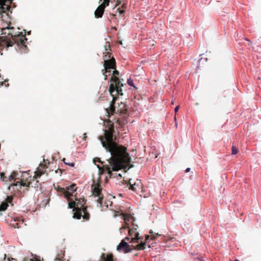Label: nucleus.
<instances>
[{"mask_svg":"<svg viewBox=\"0 0 261 261\" xmlns=\"http://www.w3.org/2000/svg\"><path fill=\"white\" fill-rule=\"evenodd\" d=\"M104 123V134L98 136V138L102 146L111 154L110 166H103L110 177H111L112 171H117L122 169L124 165L130 163L131 158L126 152V148L116 142L114 123L109 119Z\"/></svg>","mask_w":261,"mask_h":261,"instance_id":"1","label":"nucleus"},{"mask_svg":"<svg viewBox=\"0 0 261 261\" xmlns=\"http://www.w3.org/2000/svg\"><path fill=\"white\" fill-rule=\"evenodd\" d=\"M139 233L138 231L134 230V229H129V237H126L123 239L117 247V250L118 251H123L124 253H127L132 252L133 249L136 250H143L146 248V246L148 244L149 248L150 245L149 244L148 240L149 236L147 235L145 239L143 241V237L139 236Z\"/></svg>","mask_w":261,"mask_h":261,"instance_id":"2","label":"nucleus"},{"mask_svg":"<svg viewBox=\"0 0 261 261\" xmlns=\"http://www.w3.org/2000/svg\"><path fill=\"white\" fill-rule=\"evenodd\" d=\"M2 32L3 35L7 34V36H2L0 38V50H3L4 47L12 46L14 44L25 47V42L27 40L25 35L22 32L15 31L14 27H11L10 24L3 29Z\"/></svg>","mask_w":261,"mask_h":261,"instance_id":"3","label":"nucleus"},{"mask_svg":"<svg viewBox=\"0 0 261 261\" xmlns=\"http://www.w3.org/2000/svg\"><path fill=\"white\" fill-rule=\"evenodd\" d=\"M114 70L113 75L111 78V82L112 83L109 88V92L111 96L113 97V100L111 102L110 107L106 109L109 116L115 113L116 110L114 103L117 98V96L119 95H123L121 89V87L123 86V84L117 77L119 74V72L116 70V69Z\"/></svg>","mask_w":261,"mask_h":261,"instance_id":"4","label":"nucleus"},{"mask_svg":"<svg viewBox=\"0 0 261 261\" xmlns=\"http://www.w3.org/2000/svg\"><path fill=\"white\" fill-rule=\"evenodd\" d=\"M77 201V206L75 207V212L73 214V218L80 219L81 217L84 220H88L90 218V214L88 212L86 206H84L86 200L84 198H75Z\"/></svg>","mask_w":261,"mask_h":261,"instance_id":"5","label":"nucleus"},{"mask_svg":"<svg viewBox=\"0 0 261 261\" xmlns=\"http://www.w3.org/2000/svg\"><path fill=\"white\" fill-rule=\"evenodd\" d=\"M104 69L102 70L103 75H105V80L107 79L108 75L111 74V71L109 69H115L116 68V61L115 58L112 57L111 60L105 62L103 64Z\"/></svg>","mask_w":261,"mask_h":261,"instance_id":"6","label":"nucleus"},{"mask_svg":"<svg viewBox=\"0 0 261 261\" xmlns=\"http://www.w3.org/2000/svg\"><path fill=\"white\" fill-rule=\"evenodd\" d=\"M93 195L97 197V202L101 205L103 199V195L102 194V187L99 184H93L91 187Z\"/></svg>","mask_w":261,"mask_h":261,"instance_id":"7","label":"nucleus"},{"mask_svg":"<svg viewBox=\"0 0 261 261\" xmlns=\"http://www.w3.org/2000/svg\"><path fill=\"white\" fill-rule=\"evenodd\" d=\"M13 0H0V18L3 17V13L9 12L11 9V4Z\"/></svg>","mask_w":261,"mask_h":261,"instance_id":"8","label":"nucleus"},{"mask_svg":"<svg viewBox=\"0 0 261 261\" xmlns=\"http://www.w3.org/2000/svg\"><path fill=\"white\" fill-rule=\"evenodd\" d=\"M102 0H100L102 1ZM109 0H103L102 3L97 7L95 11V17L97 18H101L105 11V9L109 5Z\"/></svg>","mask_w":261,"mask_h":261,"instance_id":"9","label":"nucleus"},{"mask_svg":"<svg viewBox=\"0 0 261 261\" xmlns=\"http://www.w3.org/2000/svg\"><path fill=\"white\" fill-rule=\"evenodd\" d=\"M128 185L129 189L135 192H138L142 189L141 181L138 179H137L135 181H133L132 179H130Z\"/></svg>","mask_w":261,"mask_h":261,"instance_id":"10","label":"nucleus"},{"mask_svg":"<svg viewBox=\"0 0 261 261\" xmlns=\"http://www.w3.org/2000/svg\"><path fill=\"white\" fill-rule=\"evenodd\" d=\"M76 190L77 187L76 185L75 184H72L70 186L66 187L64 195L68 201L70 200V196H73V193L76 192Z\"/></svg>","mask_w":261,"mask_h":261,"instance_id":"11","label":"nucleus"},{"mask_svg":"<svg viewBox=\"0 0 261 261\" xmlns=\"http://www.w3.org/2000/svg\"><path fill=\"white\" fill-rule=\"evenodd\" d=\"M47 167L45 164L41 163L39 165V167L38 168L37 171L35 172V175L33 177V180L34 181L35 179H37L40 177L41 175L44 174V171L42 169H45Z\"/></svg>","mask_w":261,"mask_h":261,"instance_id":"12","label":"nucleus"},{"mask_svg":"<svg viewBox=\"0 0 261 261\" xmlns=\"http://www.w3.org/2000/svg\"><path fill=\"white\" fill-rule=\"evenodd\" d=\"M127 122L126 119L119 118L116 121V127L122 128Z\"/></svg>","mask_w":261,"mask_h":261,"instance_id":"13","label":"nucleus"},{"mask_svg":"<svg viewBox=\"0 0 261 261\" xmlns=\"http://www.w3.org/2000/svg\"><path fill=\"white\" fill-rule=\"evenodd\" d=\"M31 185H32L31 181L24 182V181L21 180L20 182L17 181L16 183L13 184L11 186H17V185H19L20 186V187H21V186H23V187L25 186L27 187H30L31 186L33 187V186Z\"/></svg>","mask_w":261,"mask_h":261,"instance_id":"14","label":"nucleus"},{"mask_svg":"<svg viewBox=\"0 0 261 261\" xmlns=\"http://www.w3.org/2000/svg\"><path fill=\"white\" fill-rule=\"evenodd\" d=\"M101 258L102 261H114L112 254H105V253H102Z\"/></svg>","mask_w":261,"mask_h":261,"instance_id":"15","label":"nucleus"},{"mask_svg":"<svg viewBox=\"0 0 261 261\" xmlns=\"http://www.w3.org/2000/svg\"><path fill=\"white\" fill-rule=\"evenodd\" d=\"M119 107L120 108H118L117 112L126 114L127 112V108L126 105L125 103H121V105L119 106Z\"/></svg>","mask_w":261,"mask_h":261,"instance_id":"16","label":"nucleus"},{"mask_svg":"<svg viewBox=\"0 0 261 261\" xmlns=\"http://www.w3.org/2000/svg\"><path fill=\"white\" fill-rule=\"evenodd\" d=\"M105 55L103 56V59L105 62L111 60L112 57H111V54L109 52H106L103 53Z\"/></svg>","mask_w":261,"mask_h":261,"instance_id":"17","label":"nucleus"},{"mask_svg":"<svg viewBox=\"0 0 261 261\" xmlns=\"http://www.w3.org/2000/svg\"><path fill=\"white\" fill-rule=\"evenodd\" d=\"M8 206V204L7 202H3L0 205V211H4Z\"/></svg>","mask_w":261,"mask_h":261,"instance_id":"18","label":"nucleus"},{"mask_svg":"<svg viewBox=\"0 0 261 261\" xmlns=\"http://www.w3.org/2000/svg\"><path fill=\"white\" fill-rule=\"evenodd\" d=\"M17 174L14 172H13L10 176L8 177V180L11 181L12 180H15L16 177V175Z\"/></svg>","mask_w":261,"mask_h":261,"instance_id":"19","label":"nucleus"},{"mask_svg":"<svg viewBox=\"0 0 261 261\" xmlns=\"http://www.w3.org/2000/svg\"><path fill=\"white\" fill-rule=\"evenodd\" d=\"M68 205L69 208H74L75 209V207L77 206V202L70 201L69 202Z\"/></svg>","mask_w":261,"mask_h":261,"instance_id":"20","label":"nucleus"},{"mask_svg":"<svg viewBox=\"0 0 261 261\" xmlns=\"http://www.w3.org/2000/svg\"><path fill=\"white\" fill-rule=\"evenodd\" d=\"M56 189L58 192L64 194L65 195V189L64 188H62L59 186H58Z\"/></svg>","mask_w":261,"mask_h":261,"instance_id":"21","label":"nucleus"},{"mask_svg":"<svg viewBox=\"0 0 261 261\" xmlns=\"http://www.w3.org/2000/svg\"><path fill=\"white\" fill-rule=\"evenodd\" d=\"M231 149H232V154L234 155L238 152V151H239L238 149L235 146H232Z\"/></svg>","mask_w":261,"mask_h":261,"instance_id":"22","label":"nucleus"},{"mask_svg":"<svg viewBox=\"0 0 261 261\" xmlns=\"http://www.w3.org/2000/svg\"><path fill=\"white\" fill-rule=\"evenodd\" d=\"M58 256L56 257L55 258L56 261H60L61 258H63L64 254V253H61V254H58Z\"/></svg>","mask_w":261,"mask_h":261,"instance_id":"23","label":"nucleus"},{"mask_svg":"<svg viewBox=\"0 0 261 261\" xmlns=\"http://www.w3.org/2000/svg\"><path fill=\"white\" fill-rule=\"evenodd\" d=\"M65 161H66V159L65 158H64L63 159V161L64 162V163L66 165H69L70 167H73L74 166V163H68V162H66Z\"/></svg>","mask_w":261,"mask_h":261,"instance_id":"24","label":"nucleus"},{"mask_svg":"<svg viewBox=\"0 0 261 261\" xmlns=\"http://www.w3.org/2000/svg\"><path fill=\"white\" fill-rule=\"evenodd\" d=\"M127 83L129 85L131 86H133L134 87H135L134 85V82H133V80H132V79H129L127 80Z\"/></svg>","mask_w":261,"mask_h":261,"instance_id":"25","label":"nucleus"},{"mask_svg":"<svg viewBox=\"0 0 261 261\" xmlns=\"http://www.w3.org/2000/svg\"><path fill=\"white\" fill-rule=\"evenodd\" d=\"M12 199H13V198H12V197H11V196H7V198L6 199V202H7V203H11L12 202Z\"/></svg>","mask_w":261,"mask_h":261,"instance_id":"26","label":"nucleus"},{"mask_svg":"<svg viewBox=\"0 0 261 261\" xmlns=\"http://www.w3.org/2000/svg\"><path fill=\"white\" fill-rule=\"evenodd\" d=\"M132 225L133 227L132 228H129V229H134V230L137 231L138 226L137 225L135 224L134 223H133Z\"/></svg>","mask_w":261,"mask_h":261,"instance_id":"27","label":"nucleus"},{"mask_svg":"<svg viewBox=\"0 0 261 261\" xmlns=\"http://www.w3.org/2000/svg\"><path fill=\"white\" fill-rule=\"evenodd\" d=\"M105 48L106 52H108L107 51L111 50V45H110V44L106 45L105 46Z\"/></svg>","mask_w":261,"mask_h":261,"instance_id":"28","label":"nucleus"},{"mask_svg":"<svg viewBox=\"0 0 261 261\" xmlns=\"http://www.w3.org/2000/svg\"><path fill=\"white\" fill-rule=\"evenodd\" d=\"M123 218L124 220L125 221V223H126V221H128L129 216L125 215L124 214H123Z\"/></svg>","mask_w":261,"mask_h":261,"instance_id":"29","label":"nucleus"},{"mask_svg":"<svg viewBox=\"0 0 261 261\" xmlns=\"http://www.w3.org/2000/svg\"><path fill=\"white\" fill-rule=\"evenodd\" d=\"M33 261H41L40 259V257L37 256L36 255L35 256V257L33 259Z\"/></svg>","mask_w":261,"mask_h":261,"instance_id":"30","label":"nucleus"},{"mask_svg":"<svg viewBox=\"0 0 261 261\" xmlns=\"http://www.w3.org/2000/svg\"><path fill=\"white\" fill-rule=\"evenodd\" d=\"M160 236V234H159V233H156V234L154 235V236H152V237H151V239H152V240H155V239H156V238H157L158 236Z\"/></svg>","mask_w":261,"mask_h":261,"instance_id":"31","label":"nucleus"},{"mask_svg":"<svg viewBox=\"0 0 261 261\" xmlns=\"http://www.w3.org/2000/svg\"><path fill=\"white\" fill-rule=\"evenodd\" d=\"M117 10L119 11V13L120 14H122L124 13V10H121L120 8H118Z\"/></svg>","mask_w":261,"mask_h":261,"instance_id":"32","label":"nucleus"},{"mask_svg":"<svg viewBox=\"0 0 261 261\" xmlns=\"http://www.w3.org/2000/svg\"><path fill=\"white\" fill-rule=\"evenodd\" d=\"M13 226L14 228H19V225L18 223H15L14 224H13Z\"/></svg>","mask_w":261,"mask_h":261,"instance_id":"33","label":"nucleus"},{"mask_svg":"<svg viewBox=\"0 0 261 261\" xmlns=\"http://www.w3.org/2000/svg\"><path fill=\"white\" fill-rule=\"evenodd\" d=\"M179 106H176L175 109H174V112L175 113H177L179 110Z\"/></svg>","mask_w":261,"mask_h":261,"instance_id":"34","label":"nucleus"},{"mask_svg":"<svg viewBox=\"0 0 261 261\" xmlns=\"http://www.w3.org/2000/svg\"><path fill=\"white\" fill-rule=\"evenodd\" d=\"M110 15L112 16L111 17V19H112L113 17H115V14H110Z\"/></svg>","mask_w":261,"mask_h":261,"instance_id":"35","label":"nucleus"},{"mask_svg":"<svg viewBox=\"0 0 261 261\" xmlns=\"http://www.w3.org/2000/svg\"><path fill=\"white\" fill-rule=\"evenodd\" d=\"M190 170H191V169H190V168H187V169H186V172H189V171H190Z\"/></svg>","mask_w":261,"mask_h":261,"instance_id":"36","label":"nucleus"},{"mask_svg":"<svg viewBox=\"0 0 261 261\" xmlns=\"http://www.w3.org/2000/svg\"><path fill=\"white\" fill-rule=\"evenodd\" d=\"M120 3H121V2H118V1H117V4H116V5H119Z\"/></svg>","mask_w":261,"mask_h":261,"instance_id":"37","label":"nucleus"},{"mask_svg":"<svg viewBox=\"0 0 261 261\" xmlns=\"http://www.w3.org/2000/svg\"><path fill=\"white\" fill-rule=\"evenodd\" d=\"M126 227H127V226H122V227L121 228V229H124V228H126ZM128 228H129V227H128Z\"/></svg>","mask_w":261,"mask_h":261,"instance_id":"38","label":"nucleus"},{"mask_svg":"<svg viewBox=\"0 0 261 261\" xmlns=\"http://www.w3.org/2000/svg\"><path fill=\"white\" fill-rule=\"evenodd\" d=\"M119 43L120 44H122V41H120L119 42Z\"/></svg>","mask_w":261,"mask_h":261,"instance_id":"39","label":"nucleus"},{"mask_svg":"<svg viewBox=\"0 0 261 261\" xmlns=\"http://www.w3.org/2000/svg\"><path fill=\"white\" fill-rule=\"evenodd\" d=\"M1 176H2V178H3V176H4V174L3 173H1Z\"/></svg>","mask_w":261,"mask_h":261,"instance_id":"40","label":"nucleus"},{"mask_svg":"<svg viewBox=\"0 0 261 261\" xmlns=\"http://www.w3.org/2000/svg\"><path fill=\"white\" fill-rule=\"evenodd\" d=\"M30 33H31V31H29V32H28V35L30 34Z\"/></svg>","mask_w":261,"mask_h":261,"instance_id":"41","label":"nucleus"},{"mask_svg":"<svg viewBox=\"0 0 261 261\" xmlns=\"http://www.w3.org/2000/svg\"><path fill=\"white\" fill-rule=\"evenodd\" d=\"M5 178H6V177H3V180H5Z\"/></svg>","mask_w":261,"mask_h":261,"instance_id":"42","label":"nucleus"},{"mask_svg":"<svg viewBox=\"0 0 261 261\" xmlns=\"http://www.w3.org/2000/svg\"><path fill=\"white\" fill-rule=\"evenodd\" d=\"M174 120H175V121H176V116H175V117H174Z\"/></svg>","mask_w":261,"mask_h":261,"instance_id":"43","label":"nucleus"},{"mask_svg":"<svg viewBox=\"0 0 261 261\" xmlns=\"http://www.w3.org/2000/svg\"><path fill=\"white\" fill-rule=\"evenodd\" d=\"M152 232H152V230H150V233H152Z\"/></svg>","mask_w":261,"mask_h":261,"instance_id":"44","label":"nucleus"},{"mask_svg":"<svg viewBox=\"0 0 261 261\" xmlns=\"http://www.w3.org/2000/svg\"><path fill=\"white\" fill-rule=\"evenodd\" d=\"M86 138V136H85L84 137V140H85V138Z\"/></svg>","mask_w":261,"mask_h":261,"instance_id":"45","label":"nucleus"},{"mask_svg":"<svg viewBox=\"0 0 261 261\" xmlns=\"http://www.w3.org/2000/svg\"><path fill=\"white\" fill-rule=\"evenodd\" d=\"M172 105H174V102H173V101H172Z\"/></svg>","mask_w":261,"mask_h":261,"instance_id":"46","label":"nucleus"}]
</instances>
